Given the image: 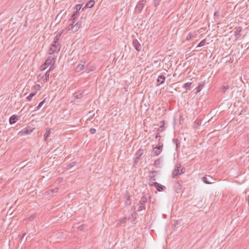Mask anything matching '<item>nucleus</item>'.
I'll list each match as a JSON object with an SVG mask.
<instances>
[{
    "label": "nucleus",
    "instance_id": "obj_1",
    "mask_svg": "<svg viewBox=\"0 0 249 249\" xmlns=\"http://www.w3.org/2000/svg\"><path fill=\"white\" fill-rule=\"evenodd\" d=\"M75 21H72L68 26L67 30L68 31L71 30L72 32H76L81 27V22L80 21H77L74 25L73 24Z\"/></svg>",
    "mask_w": 249,
    "mask_h": 249
},
{
    "label": "nucleus",
    "instance_id": "obj_2",
    "mask_svg": "<svg viewBox=\"0 0 249 249\" xmlns=\"http://www.w3.org/2000/svg\"><path fill=\"white\" fill-rule=\"evenodd\" d=\"M185 170V169L182 167L180 164H179L176 169H175L172 173L173 178H175L176 176L183 174Z\"/></svg>",
    "mask_w": 249,
    "mask_h": 249
},
{
    "label": "nucleus",
    "instance_id": "obj_3",
    "mask_svg": "<svg viewBox=\"0 0 249 249\" xmlns=\"http://www.w3.org/2000/svg\"><path fill=\"white\" fill-rule=\"evenodd\" d=\"M147 202V198L143 196L141 198L139 204L140 205L138 209V211L140 212L142 210H145L146 208L145 206V203Z\"/></svg>",
    "mask_w": 249,
    "mask_h": 249
},
{
    "label": "nucleus",
    "instance_id": "obj_4",
    "mask_svg": "<svg viewBox=\"0 0 249 249\" xmlns=\"http://www.w3.org/2000/svg\"><path fill=\"white\" fill-rule=\"evenodd\" d=\"M61 46L59 43L55 44L53 42L49 50L50 54H52L55 52L58 53L59 52Z\"/></svg>",
    "mask_w": 249,
    "mask_h": 249
},
{
    "label": "nucleus",
    "instance_id": "obj_5",
    "mask_svg": "<svg viewBox=\"0 0 249 249\" xmlns=\"http://www.w3.org/2000/svg\"><path fill=\"white\" fill-rule=\"evenodd\" d=\"M143 155V152L142 149H139L134 155V160L135 164L137 163L142 159Z\"/></svg>",
    "mask_w": 249,
    "mask_h": 249
},
{
    "label": "nucleus",
    "instance_id": "obj_6",
    "mask_svg": "<svg viewBox=\"0 0 249 249\" xmlns=\"http://www.w3.org/2000/svg\"><path fill=\"white\" fill-rule=\"evenodd\" d=\"M35 129L34 128H31L30 127H26L22 129L19 132V134L21 136H24L25 135L30 134Z\"/></svg>",
    "mask_w": 249,
    "mask_h": 249
},
{
    "label": "nucleus",
    "instance_id": "obj_7",
    "mask_svg": "<svg viewBox=\"0 0 249 249\" xmlns=\"http://www.w3.org/2000/svg\"><path fill=\"white\" fill-rule=\"evenodd\" d=\"M145 3V0H142L136 5L135 10L136 12L141 13L142 9L143 8Z\"/></svg>",
    "mask_w": 249,
    "mask_h": 249
},
{
    "label": "nucleus",
    "instance_id": "obj_8",
    "mask_svg": "<svg viewBox=\"0 0 249 249\" xmlns=\"http://www.w3.org/2000/svg\"><path fill=\"white\" fill-rule=\"evenodd\" d=\"M132 44L133 47L138 52H139L141 50L142 46L137 39H134L133 40Z\"/></svg>",
    "mask_w": 249,
    "mask_h": 249
},
{
    "label": "nucleus",
    "instance_id": "obj_9",
    "mask_svg": "<svg viewBox=\"0 0 249 249\" xmlns=\"http://www.w3.org/2000/svg\"><path fill=\"white\" fill-rule=\"evenodd\" d=\"M152 185L154 186L156 188L157 190L159 192L162 191L166 189L165 186L156 182H154Z\"/></svg>",
    "mask_w": 249,
    "mask_h": 249
},
{
    "label": "nucleus",
    "instance_id": "obj_10",
    "mask_svg": "<svg viewBox=\"0 0 249 249\" xmlns=\"http://www.w3.org/2000/svg\"><path fill=\"white\" fill-rule=\"evenodd\" d=\"M181 181L180 180L178 181L176 183H175L174 186V190L177 193L180 192L181 190L182 187L181 185Z\"/></svg>",
    "mask_w": 249,
    "mask_h": 249
},
{
    "label": "nucleus",
    "instance_id": "obj_11",
    "mask_svg": "<svg viewBox=\"0 0 249 249\" xmlns=\"http://www.w3.org/2000/svg\"><path fill=\"white\" fill-rule=\"evenodd\" d=\"M213 180V178L211 176H205L203 177L202 178V180L205 183V184H211L212 183V181Z\"/></svg>",
    "mask_w": 249,
    "mask_h": 249
},
{
    "label": "nucleus",
    "instance_id": "obj_12",
    "mask_svg": "<svg viewBox=\"0 0 249 249\" xmlns=\"http://www.w3.org/2000/svg\"><path fill=\"white\" fill-rule=\"evenodd\" d=\"M95 4V1L94 0H89L86 4L85 7L82 9V10H84L85 8H92Z\"/></svg>",
    "mask_w": 249,
    "mask_h": 249
},
{
    "label": "nucleus",
    "instance_id": "obj_13",
    "mask_svg": "<svg viewBox=\"0 0 249 249\" xmlns=\"http://www.w3.org/2000/svg\"><path fill=\"white\" fill-rule=\"evenodd\" d=\"M18 119V117L16 115L11 116L9 118V123L10 124H15Z\"/></svg>",
    "mask_w": 249,
    "mask_h": 249
},
{
    "label": "nucleus",
    "instance_id": "obj_14",
    "mask_svg": "<svg viewBox=\"0 0 249 249\" xmlns=\"http://www.w3.org/2000/svg\"><path fill=\"white\" fill-rule=\"evenodd\" d=\"M55 62V60L54 58H48L45 61V62L44 64V65H51L52 64H53Z\"/></svg>",
    "mask_w": 249,
    "mask_h": 249
},
{
    "label": "nucleus",
    "instance_id": "obj_15",
    "mask_svg": "<svg viewBox=\"0 0 249 249\" xmlns=\"http://www.w3.org/2000/svg\"><path fill=\"white\" fill-rule=\"evenodd\" d=\"M165 80V77L163 75H160L158 76L157 81L160 84H162L164 83Z\"/></svg>",
    "mask_w": 249,
    "mask_h": 249
},
{
    "label": "nucleus",
    "instance_id": "obj_16",
    "mask_svg": "<svg viewBox=\"0 0 249 249\" xmlns=\"http://www.w3.org/2000/svg\"><path fill=\"white\" fill-rule=\"evenodd\" d=\"M162 151V150L161 149H159V148H157L155 147L153 148V152L154 153L155 156H158L159 155Z\"/></svg>",
    "mask_w": 249,
    "mask_h": 249
},
{
    "label": "nucleus",
    "instance_id": "obj_17",
    "mask_svg": "<svg viewBox=\"0 0 249 249\" xmlns=\"http://www.w3.org/2000/svg\"><path fill=\"white\" fill-rule=\"evenodd\" d=\"M83 64L80 63L77 66L76 68V71L77 72H79L84 69V64L85 62H83Z\"/></svg>",
    "mask_w": 249,
    "mask_h": 249
},
{
    "label": "nucleus",
    "instance_id": "obj_18",
    "mask_svg": "<svg viewBox=\"0 0 249 249\" xmlns=\"http://www.w3.org/2000/svg\"><path fill=\"white\" fill-rule=\"evenodd\" d=\"M61 35V33H58L55 36L53 42H54L55 44L59 43V40L60 39Z\"/></svg>",
    "mask_w": 249,
    "mask_h": 249
},
{
    "label": "nucleus",
    "instance_id": "obj_19",
    "mask_svg": "<svg viewBox=\"0 0 249 249\" xmlns=\"http://www.w3.org/2000/svg\"><path fill=\"white\" fill-rule=\"evenodd\" d=\"M78 13L74 12L71 16V18L69 19V21H75L74 20L78 16Z\"/></svg>",
    "mask_w": 249,
    "mask_h": 249
},
{
    "label": "nucleus",
    "instance_id": "obj_20",
    "mask_svg": "<svg viewBox=\"0 0 249 249\" xmlns=\"http://www.w3.org/2000/svg\"><path fill=\"white\" fill-rule=\"evenodd\" d=\"M154 165L157 168H160L161 165L160 159L155 160L154 161Z\"/></svg>",
    "mask_w": 249,
    "mask_h": 249
},
{
    "label": "nucleus",
    "instance_id": "obj_21",
    "mask_svg": "<svg viewBox=\"0 0 249 249\" xmlns=\"http://www.w3.org/2000/svg\"><path fill=\"white\" fill-rule=\"evenodd\" d=\"M125 198H126V200L125 202V203L127 205H130L131 203V201L130 199V197L127 195H125L124 196Z\"/></svg>",
    "mask_w": 249,
    "mask_h": 249
},
{
    "label": "nucleus",
    "instance_id": "obj_22",
    "mask_svg": "<svg viewBox=\"0 0 249 249\" xmlns=\"http://www.w3.org/2000/svg\"><path fill=\"white\" fill-rule=\"evenodd\" d=\"M137 215V213L136 212H134L133 213H131V218L129 217L128 219H130L132 222H133L136 219Z\"/></svg>",
    "mask_w": 249,
    "mask_h": 249
},
{
    "label": "nucleus",
    "instance_id": "obj_23",
    "mask_svg": "<svg viewBox=\"0 0 249 249\" xmlns=\"http://www.w3.org/2000/svg\"><path fill=\"white\" fill-rule=\"evenodd\" d=\"M51 133V131L50 129H47L46 133H45L44 135V139L45 141L47 140V139L48 137H49Z\"/></svg>",
    "mask_w": 249,
    "mask_h": 249
},
{
    "label": "nucleus",
    "instance_id": "obj_24",
    "mask_svg": "<svg viewBox=\"0 0 249 249\" xmlns=\"http://www.w3.org/2000/svg\"><path fill=\"white\" fill-rule=\"evenodd\" d=\"M191 84L192 83H186L183 85V88H185L186 90H190Z\"/></svg>",
    "mask_w": 249,
    "mask_h": 249
},
{
    "label": "nucleus",
    "instance_id": "obj_25",
    "mask_svg": "<svg viewBox=\"0 0 249 249\" xmlns=\"http://www.w3.org/2000/svg\"><path fill=\"white\" fill-rule=\"evenodd\" d=\"M36 92L31 93L27 97L26 99L28 101H31L32 98L36 95Z\"/></svg>",
    "mask_w": 249,
    "mask_h": 249
},
{
    "label": "nucleus",
    "instance_id": "obj_26",
    "mask_svg": "<svg viewBox=\"0 0 249 249\" xmlns=\"http://www.w3.org/2000/svg\"><path fill=\"white\" fill-rule=\"evenodd\" d=\"M206 41V40L205 39L201 40L196 47V48L201 47L204 46L205 44Z\"/></svg>",
    "mask_w": 249,
    "mask_h": 249
},
{
    "label": "nucleus",
    "instance_id": "obj_27",
    "mask_svg": "<svg viewBox=\"0 0 249 249\" xmlns=\"http://www.w3.org/2000/svg\"><path fill=\"white\" fill-rule=\"evenodd\" d=\"M82 7V5L81 4H77L75 5V9L76 10L75 12L77 13H78L80 10L81 9Z\"/></svg>",
    "mask_w": 249,
    "mask_h": 249
},
{
    "label": "nucleus",
    "instance_id": "obj_28",
    "mask_svg": "<svg viewBox=\"0 0 249 249\" xmlns=\"http://www.w3.org/2000/svg\"><path fill=\"white\" fill-rule=\"evenodd\" d=\"M49 72L47 71L45 74V79L44 80V82H47L49 79Z\"/></svg>",
    "mask_w": 249,
    "mask_h": 249
},
{
    "label": "nucleus",
    "instance_id": "obj_29",
    "mask_svg": "<svg viewBox=\"0 0 249 249\" xmlns=\"http://www.w3.org/2000/svg\"><path fill=\"white\" fill-rule=\"evenodd\" d=\"M229 88V86L228 85H224L222 86L221 88V91L223 93H225L226 90Z\"/></svg>",
    "mask_w": 249,
    "mask_h": 249
},
{
    "label": "nucleus",
    "instance_id": "obj_30",
    "mask_svg": "<svg viewBox=\"0 0 249 249\" xmlns=\"http://www.w3.org/2000/svg\"><path fill=\"white\" fill-rule=\"evenodd\" d=\"M157 148H159V149H161L162 150L163 148V143L162 142H160V140L159 141L158 144L155 146Z\"/></svg>",
    "mask_w": 249,
    "mask_h": 249
},
{
    "label": "nucleus",
    "instance_id": "obj_31",
    "mask_svg": "<svg viewBox=\"0 0 249 249\" xmlns=\"http://www.w3.org/2000/svg\"><path fill=\"white\" fill-rule=\"evenodd\" d=\"M194 36V34L191 32L189 33L186 37L187 40H190Z\"/></svg>",
    "mask_w": 249,
    "mask_h": 249
},
{
    "label": "nucleus",
    "instance_id": "obj_32",
    "mask_svg": "<svg viewBox=\"0 0 249 249\" xmlns=\"http://www.w3.org/2000/svg\"><path fill=\"white\" fill-rule=\"evenodd\" d=\"M45 103V99H44L42 101L39 103V105L36 107V110L39 109Z\"/></svg>",
    "mask_w": 249,
    "mask_h": 249
},
{
    "label": "nucleus",
    "instance_id": "obj_33",
    "mask_svg": "<svg viewBox=\"0 0 249 249\" xmlns=\"http://www.w3.org/2000/svg\"><path fill=\"white\" fill-rule=\"evenodd\" d=\"M203 85L202 84H199V86L197 87V91L196 92H199L203 88Z\"/></svg>",
    "mask_w": 249,
    "mask_h": 249
},
{
    "label": "nucleus",
    "instance_id": "obj_34",
    "mask_svg": "<svg viewBox=\"0 0 249 249\" xmlns=\"http://www.w3.org/2000/svg\"><path fill=\"white\" fill-rule=\"evenodd\" d=\"M74 165H75L74 162H72L71 163L69 164V165H68L67 167V168H66V169H67V170L70 169H71L72 167H73Z\"/></svg>",
    "mask_w": 249,
    "mask_h": 249
},
{
    "label": "nucleus",
    "instance_id": "obj_35",
    "mask_svg": "<svg viewBox=\"0 0 249 249\" xmlns=\"http://www.w3.org/2000/svg\"><path fill=\"white\" fill-rule=\"evenodd\" d=\"M126 220H127V218L126 217H124L123 218L120 219L119 221H120V223L121 224V223H124L126 222Z\"/></svg>",
    "mask_w": 249,
    "mask_h": 249
},
{
    "label": "nucleus",
    "instance_id": "obj_36",
    "mask_svg": "<svg viewBox=\"0 0 249 249\" xmlns=\"http://www.w3.org/2000/svg\"><path fill=\"white\" fill-rule=\"evenodd\" d=\"M82 94L81 93H80L79 94H77L76 95H74V98L75 99H80L82 97Z\"/></svg>",
    "mask_w": 249,
    "mask_h": 249
},
{
    "label": "nucleus",
    "instance_id": "obj_37",
    "mask_svg": "<svg viewBox=\"0 0 249 249\" xmlns=\"http://www.w3.org/2000/svg\"><path fill=\"white\" fill-rule=\"evenodd\" d=\"M36 216V214H32V215H31L28 218V220H33Z\"/></svg>",
    "mask_w": 249,
    "mask_h": 249
},
{
    "label": "nucleus",
    "instance_id": "obj_38",
    "mask_svg": "<svg viewBox=\"0 0 249 249\" xmlns=\"http://www.w3.org/2000/svg\"><path fill=\"white\" fill-rule=\"evenodd\" d=\"M89 132L91 133V134H93L96 132V129L95 128H91L89 130Z\"/></svg>",
    "mask_w": 249,
    "mask_h": 249
},
{
    "label": "nucleus",
    "instance_id": "obj_39",
    "mask_svg": "<svg viewBox=\"0 0 249 249\" xmlns=\"http://www.w3.org/2000/svg\"><path fill=\"white\" fill-rule=\"evenodd\" d=\"M54 68V67H53V64H52L51 65H50V67L49 68V69L48 70V71H49V72H50L51 71L53 70Z\"/></svg>",
    "mask_w": 249,
    "mask_h": 249
},
{
    "label": "nucleus",
    "instance_id": "obj_40",
    "mask_svg": "<svg viewBox=\"0 0 249 249\" xmlns=\"http://www.w3.org/2000/svg\"><path fill=\"white\" fill-rule=\"evenodd\" d=\"M46 65H44V64L43 65H42L40 67L41 68V71H43L44 70L46 69Z\"/></svg>",
    "mask_w": 249,
    "mask_h": 249
},
{
    "label": "nucleus",
    "instance_id": "obj_41",
    "mask_svg": "<svg viewBox=\"0 0 249 249\" xmlns=\"http://www.w3.org/2000/svg\"><path fill=\"white\" fill-rule=\"evenodd\" d=\"M93 71V67H92L91 68H90V69H89L88 70H87V71H86V72H87V73H88L90 72V71Z\"/></svg>",
    "mask_w": 249,
    "mask_h": 249
},
{
    "label": "nucleus",
    "instance_id": "obj_42",
    "mask_svg": "<svg viewBox=\"0 0 249 249\" xmlns=\"http://www.w3.org/2000/svg\"><path fill=\"white\" fill-rule=\"evenodd\" d=\"M84 229V225H80L78 227V229L79 230H83Z\"/></svg>",
    "mask_w": 249,
    "mask_h": 249
},
{
    "label": "nucleus",
    "instance_id": "obj_43",
    "mask_svg": "<svg viewBox=\"0 0 249 249\" xmlns=\"http://www.w3.org/2000/svg\"><path fill=\"white\" fill-rule=\"evenodd\" d=\"M26 235V233H24L23 235L20 237L19 239L20 240H22V239L24 238V237Z\"/></svg>",
    "mask_w": 249,
    "mask_h": 249
},
{
    "label": "nucleus",
    "instance_id": "obj_44",
    "mask_svg": "<svg viewBox=\"0 0 249 249\" xmlns=\"http://www.w3.org/2000/svg\"><path fill=\"white\" fill-rule=\"evenodd\" d=\"M57 190H58V188H55V189H53V190H52V192L53 193H54V192H56L57 191Z\"/></svg>",
    "mask_w": 249,
    "mask_h": 249
},
{
    "label": "nucleus",
    "instance_id": "obj_45",
    "mask_svg": "<svg viewBox=\"0 0 249 249\" xmlns=\"http://www.w3.org/2000/svg\"><path fill=\"white\" fill-rule=\"evenodd\" d=\"M177 143H178V140H177V139H176V140H175V143L176 144V147H177H177H178V144H177Z\"/></svg>",
    "mask_w": 249,
    "mask_h": 249
},
{
    "label": "nucleus",
    "instance_id": "obj_46",
    "mask_svg": "<svg viewBox=\"0 0 249 249\" xmlns=\"http://www.w3.org/2000/svg\"><path fill=\"white\" fill-rule=\"evenodd\" d=\"M158 137H160V135H159L158 134H157L156 136V138H157Z\"/></svg>",
    "mask_w": 249,
    "mask_h": 249
},
{
    "label": "nucleus",
    "instance_id": "obj_47",
    "mask_svg": "<svg viewBox=\"0 0 249 249\" xmlns=\"http://www.w3.org/2000/svg\"><path fill=\"white\" fill-rule=\"evenodd\" d=\"M36 87H37V88H40V86H39V85H38H38H36Z\"/></svg>",
    "mask_w": 249,
    "mask_h": 249
},
{
    "label": "nucleus",
    "instance_id": "obj_48",
    "mask_svg": "<svg viewBox=\"0 0 249 249\" xmlns=\"http://www.w3.org/2000/svg\"><path fill=\"white\" fill-rule=\"evenodd\" d=\"M28 237H31V236H30V234H29V235L27 236V238H28Z\"/></svg>",
    "mask_w": 249,
    "mask_h": 249
},
{
    "label": "nucleus",
    "instance_id": "obj_49",
    "mask_svg": "<svg viewBox=\"0 0 249 249\" xmlns=\"http://www.w3.org/2000/svg\"><path fill=\"white\" fill-rule=\"evenodd\" d=\"M235 35L236 36V35H237V33H236V32H235Z\"/></svg>",
    "mask_w": 249,
    "mask_h": 249
}]
</instances>
